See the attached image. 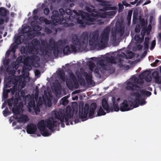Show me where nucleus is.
I'll list each match as a JSON object with an SVG mask.
<instances>
[{"label":"nucleus","mask_w":161,"mask_h":161,"mask_svg":"<svg viewBox=\"0 0 161 161\" xmlns=\"http://www.w3.org/2000/svg\"><path fill=\"white\" fill-rule=\"evenodd\" d=\"M110 28L108 26L106 27L100 36V40L99 43V34L97 32H93L89 37V44L91 46L95 48L97 46L99 47L104 48L108 40L109 33Z\"/></svg>","instance_id":"nucleus-1"},{"label":"nucleus","mask_w":161,"mask_h":161,"mask_svg":"<svg viewBox=\"0 0 161 161\" xmlns=\"http://www.w3.org/2000/svg\"><path fill=\"white\" fill-rule=\"evenodd\" d=\"M21 101L20 97L19 92H16L15 94V97H12L7 100V103L9 107H12L13 105L12 111L14 114H19L20 109L23 107V104Z\"/></svg>","instance_id":"nucleus-2"},{"label":"nucleus","mask_w":161,"mask_h":161,"mask_svg":"<svg viewBox=\"0 0 161 161\" xmlns=\"http://www.w3.org/2000/svg\"><path fill=\"white\" fill-rule=\"evenodd\" d=\"M53 112L55 119L59 120L61 122H64L65 119L67 125H69V119L72 118L73 116V114L71 112L70 109L69 111H68V107L66 108V114H64V110L62 109H59L58 111L55 110Z\"/></svg>","instance_id":"nucleus-3"},{"label":"nucleus","mask_w":161,"mask_h":161,"mask_svg":"<svg viewBox=\"0 0 161 161\" xmlns=\"http://www.w3.org/2000/svg\"><path fill=\"white\" fill-rule=\"evenodd\" d=\"M57 121L54 119L53 117H50L45 121L44 120L40 121L38 123L37 126L40 130L44 129L46 127L52 130L54 127H57Z\"/></svg>","instance_id":"nucleus-4"},{"label":"nucleus","mask_w":161,"mask_h":161,"mask_svg":"<svg viewBox=\"0 0 161 161\" xmlns=\"http://www.w3.org/2000/svg\"><path fill=\"white\" fill-rule=\"evenodd\" d=\"M80 16L81 19H80L78 18L77 21L78 23L81 25L83 27H85L86 25H91L93 23V22L96 20V18L97 17H91L89 16L88 13H85L82 10H80Z\"/></svg>","instance_id":"nucleus-5"},{"label":"nucleus","mask_w":161,"mask_h":161,"mask_svg":"<svg viewBox=\"0 0 161 161\" xmlns=\"http://www.w3.org/2000/svg\"><path fill=\"white\" fill-rule=\"evenodd\" d=\"M88 33L86 31L83 32L79 38L75 34L72 35V43L75 45L82 46H86L88 41Z\"/></svg>","instance_id":"nucleus-6"},{"label":"nucleus","mask_w":161,"mask_h":161,"mask_svg":"<svg viewBox=\"0 0 161 161\" xmlns=\"http://www.w3.org/2000/svg\"><path fill=\"white\" fill-rule=\"evenodd\" d=\"M53 15L51 16V19L54 21L60 24H64V27H68L74 26L73 23H68L64 21V16L59 14L57 11L55 10L53 11Z\"/></svg>","instance_id":"nucleus-7"},{"label":"nucleus","mask_w":161,"mask_h":161,"mask_svg":"<svg viewBox=\"0 0 161 161\" xmlns=\"http://www.w3.org/2000/svg\"><path fill=\"white\" fill-rule=\"evenodd\" d=\"M69 79H67L66 81L67 87L69 89H72L74 86L75 89H77L79 86V85L75 75L71 71L69 73Z\"/></svg>","instance_id":"nucleus-8"},{"label":"nucleus","mask_w":161,"mask_h":161,"mask_svg":"<svg viewBox=\"0 0 161 161\" xmlns=\"http://www.w3.org/2000/svg\"><path fill=\"white\" fill-rule=\"evenodd\" d=\"M133 96H135L134 101L132 102L129 101V103L130 107L133 105L134 108H136L139 106V105H143L145 104L146 102L144 99L141 98V95L139 92H133L131 95Z\"/></svg>","instance_id":"nucleus-9"},{"label":"nucleus","mask_w":161,"mask_h":161,"mask_svg":"<svg viewBox=\"0 0 161 161\" xmlns=\"http://www.w3.org/2000/svg\"><path fill=\"white\" fill-rule=\"evenodd\" d=\"M73 12L75 14V15H74V16L72 15V12L70 9L67 8L66 9L65 14L66 13L67 15V16H64V21L68 22V23L69 21L73 22L75 19H76L77 20L78 18H80V13H78L77 11L74 10L73 11Z\"/></svg>","instance_id":"nucleus-10"},{"label":"nucleus","mask_w":161,"mask_h":161,"mask_svg":"<svg viewBox=\"0 0 161 161\" xmlns=\"http://www.w3.org/2000/svg\"><path fill=\"white\" fill-rule=\"evenodd\" d=\"M105 60L101 59L97 62V65L98 67H100V69L106 70L109 71L111 73H114L115 70V69L111 65H107L105 64Z\"/></svg>","instance_id":"nucleus-11"},{"label":"nucleus","mask_w":161,"mask_h":161,"mask_svg":"<svg viewBox=\"0 0 161 161\" xmlns=\"http://www.w3.org/2000/svg\"><path fill=\"white\" fill-rule=\"evenodd\" d=\"M37 57L36 56H31L30 57H27L24 60V64L25 66H29V69H31V66L36 67L35 66L37 62L36 59Z\"/></svg>","instance_id":"nucleus-12"},{"label":"nucleus","mask_w":161,"mask_h":161,"mask_svg":"<svg viewBox=\"0 0 161 161\" xmlns=\"http://www.w3.org/2000/svg\"><path fill=\"white\" fill-rule=\"evenodd\" d=\"M11 92L12 97H15V94L16 92H19L17 91V88L14 87L10 89H4L3 92V98L4 99L7 98L8 97V93Z\"/></svg>","instance_id":"nucleus-13"},{"label":"nucleus","mask_w":161,"mask_h":161,"mask_svg":"<svg viewBox=\"0 0 161 161\" xmlns=\"http://www.w3.org/2000/svg\"><path fill=\"white\" fill-rule=\"evenodd\" d=\"M83 105L82 106L81 111H80V109L79 111V117L80 119H86L89 112V105L86 103L84 108V112L83 113Z\"/></svg>","instance_id":"nucleus-14"},{"label":"nucleus","mask_w":161,"mask_h":161,"mask_svg":"<svg viewBox=\"0 0 161 161\" xmlns=\"http://www.w3.org/2000/svg\"><path fill=\"white\" fill-rule=\"evenodd\" d=\"M5 82H6V83L4 85V87L6 89H7L8 88L11 87L13 85H14L13 86V88L14 87H15V88H17V86L18 84V81L15 79H14L11 78L6 80Z\"/></svg>","instance_id":"nucleus-15"},{"label":"nucleus","mask_w":161,"mask_h":161,"mask_svg":"<svg viewBox=\"0 0 161 161\" xmlns=\"http://www.w3.org/2000/svg\"><path fill=\"white\" fill-rule=\"evenodd\" d=\"M120 100V98H117V101H115V98L114 97L112 98V101L113 103V107H109V111L110 112H113L115 111L118 112L119 110V108L118 107V102Z\"/></svg>","instance_id":"nucleus-16"},{"label":"nucleus","mask_w":161,"mask_h":161,"mask_svg":"<svg viewBox=\"0 0 161 161\" xmlns=\"http://www.w3.org/2000/svg\"><path fill=\"white\" fill-rule=\"evenodd\" d=\"M85 9L89 13H91L90 14L91 16L98 17L100 16V14L97 12V10L95 8H92L89 6H86Z\"/></svg>","instance_id":"nucleus-17"},{"label":"nucleus","mask_w":161,"mask_h":161,"mask_svg":"<svg viewBox=\"0 0 161 161\" xmlns=\"http://www.w3.org/2000/svg\"><path fill=\"white\" fill-rule=\"evenodd\" d=\"M36 127L35 124L31 123L26 127L27 132L29 134H33L36 130Z\"/></svg>","instance_id":"nucleus-18"},{"label":"nucleus","mask_w":161,"mask_h":161,"mask_svg":"<svg viewBox=\"0 0 161 161\" xmlns=\"http://www.w3.org/2000/svg\"><path fill=\"white\" fill-rule=\"evenodd\" d=\"M129 104L127 103L126 100H125L120 105V110L122 112L128 111L130 110L131 108L129 107Z\"/></svg>","instance_id":"nucleus-19"},{"label":"nucleus","mask_w":161,"mask_h":161,"mask_svg":"<svg viewBox=\"0 0 161 161\" xmlns=\"http://www.w3.org/2000/svg\"><path fill=\"white\" fill-rule=\"evenodd\" d=\"M42 46L40 47V49L39 51V54L41 55H44L46 53V50L47 49H48V44L47 43L46 45L45 44L44 42H42Z\"/></svg>","instance_id":"nucleus-20"},{"label":"nucleus","mask_w":161,"mask_h":161,"mask_svg":"<svg viewBox=\"0 0 161 161\" xmlns=\"http://www.w3.org/2000/svg\"><path fill=\"white\" fill-rule=\"evenodd\" d=\"M97 104L95 103H92L91 105L89 111V117L92 118L94 117L93 114H94L95 109L97 108Z\"/></svg>","instance_id":"nucleus-21"},{"label":"nucleus","mask_w":161,"mask_h":161,"mask_svg":"<svg viewBox=\"0 0 161 161\" xmlns=\"http://www.w3.org/2000/svg\"><path fill=\"white\" fill-rule=\"evenodd\" d=\"M117 58L118 60V62L120 64L124 63V59H127L128 57L127 55L124 52L121 53L120 54H118L117 56Z\"/></svg>","instance_id":"nucleus-22"},{"label":"nucleus","mask_w":161,"mask_h":161,"mask_svg":"<svg viewBox=\"0 0 161 161\" xmlns=\"http://www.w3.org/2000/svg\"><path fill=\"white\" fill-rule=\"evenodd\" d=\"M31 28L29 26H25L22 30V32L23 34L27 33L28 37L33 36V35L31 34V32L30 31Z\"/></svg>","instance_id":"nucleus-23"},{"label":"nucleus","mask_w":161,"mask_h":161,"mask_svg":"<svg viewBox=\"0 0 161 161\" xmlns=\"http://www.w3.org/2000/svg\"><path fill=\"white\" fill-rule=\"evenodd\" d=\"M25 38V37L24 35H21L16 37L15 38V43H16L17 45L20 44L24 42Z\"/></svg>","instance_id":"nucleus-24"},{"label":"nucleus","mask_w":161,"mask_h":161,"mask_svg":"<svg viewBox=\"0 0 161 161\" xmlns=\"http://www.w3.org/2000/svg\"><path fill=\"white\" fill-rule=\"evenodd\" d=\"M128 85H129L127 86L126 87V90H128L133 91L134 89L133 88L134 87L137 88H140L139 86L136 84L133 83H131L130 82H129L128 83Z\"/></svg>","instance_id":"nucleus-25"},{"label":"nucleus","mask_w":161,"mask_h":161,"mask_svg":"<svg viewBox=\"0 0 161 161\" xmlns=\"http://www.w3.org/2000/svg\"><path fill=\"white\" fill-rule=\"evenodd\" d=\"M84 75L88 84L89 85L92 84L93 80H92V75H89L86 72H85L84 73Z\"/></svg>","instance_id":"nucleus-26"},{"label":"nucleus","mask_w":161,"mask_h":161,"mask_svg":"<svg viewBox=\"0 0 161 161\" xmlns=\"http://www.w3.org/2000/svg\"><path fill=\"white\" fill-rule=\"evenodd\" d=\"M102 105L104 109L106 111L107 113H108L110 112L107 102L105 98L103 99L102 100Z\"/></svg>","instance_id":"nucleus-27"},{"label":"nucleus","mask_w":161,"mask_h":161,"mask_svg":"<svg viewBox=\"0 0 161 161\" xmlns=\"http://www.w3.org/2000/svg\"><path fill=\"white\" fill-rule=\"evenodd\" d=\"M27 52L29 53H33L34 51H37L38 49L35 47L34 46L30 44L27 48Z\"/></svg>","instance_id":"nucleus-28"},{"label":"nucleus","mask_w":161,"mask_h":161,"mask_svg":"<svg viewBox=\"0 0 161 161\" xmlns=\"http://www.w3.org/2000/svg\"><path fill=\"white\" fill-rule=\"evenodd\" d=\"M49 45H48V48L49 47L52 48H56V47L58 46V43L55 42L53 38H51L49 40Z\"/></svg>","instance_id":"nucleus-29"},{"label":"nucleus","mask_w":161,"mask_h":161,"mask_svg":"<svg viewBox=\"0 0 161 161\" xmlns=\"http://www.w3.org/2000/svg\"><path fill=\"white\" fill-rule=\"evenodd\" d=\"M115 27L117 32V34H119L120 36H122L124 32V27H122L121 25Z\"/></svg>","instance_id":"nucleus-30"},{"label":"nucleus","mask_w":161,"mask_h":161,"mask_svg":"<svg viewBox=\"0 0 161 161\" xmlns=\"http://www.w3.org/2000/svg\"><path fill=\"white\" fill-rule=\"evenodd\" d=\"M101 5L106 10L111 9L112 7L108 4V2L106 1H101Z\"/></svg>","instance_id":"nucleus-31"},{"label":"nucleus","mask_w":161,"mask_h":161,"mask_svg":"<svg viewBox=\"0 0 161 161\" xmlns=\"http://www.w3.org/2000/svg\"><path fill=\"white\" fill-rule=\"evenodd\" d=\"M8 12L6 8L1 7L0 8V15L2 16H5L7 15V13Z\"/></svg>","instance_id":"nucleus-32"},{"label":"nucleus","mask_w":161,"mask_h":161,"mask_svg":"<svg viewBox=\"0 0 161 161\" xmlns=\"http://www.w3.org/2000/svg\"><path fill=\"white\" fill-rule=\"evenodd\" d=\"M58 75L59 77L61 80L63 82L65 81V74L64 72L62 70H60L58 73Z\"/></svg>","instance_id":"nucleus-33"},{"label":"nucleus","mask_w":161,"mask_h":161,"mask_svg":"<svg viewBox=\"0 0 161 161\" xmlns=\"http://www.w3.org/2000/svg\"><path fill=\"white\" fill-rule=\"evenodd\" d=\"M105 60L106 62L109 63H111V64L116 63L115 61V58L114 56H111L110 57H106L105 58Z\"/></svg>","instance_id":"nucleus-34"},{"label":"nucleus","mask_w":161,"mask_h":161,"mask_svg":"<svg viewBox=\"0 0 161 161\" xmlns=\"http://www.w3.org/2000/svg\"><path fill=\"white\" fill-rule=\"evenodd\" d=\"M40 130L41 134L44 136H47L51 134V133L49 132L48 130L46 128L44 130Z\"/></svg>","instance_id":"nucleus-35"},{"label":"nucleus","mask_w":161,"mask_h":161,"mask_svg":"<svg viewBox=\"0 0 161 161\" xmlns=\"http://www.w3.org/2000/svg\"><path fill=\"white\" fill-rule=\"evenodd\" d=\"M134 39L136 41V43L140 44L143 41V38H141L139 34H136Z\"/></svg>","instance_id":"nucleus-36"},{"label":"nucleus","mask_w":161,"mask_h":161,"mask_svg":"<svg viewBox=\"0 0 161 161\" xmlns=\"http://www.w3.org/2000/svg\"><path fill=\"white\" fill-rule=\"evenodd\" d=\"M62 50L63 53L65 55L71 53L70 48L68 45L66 46Z\"/></svg>","instance_id":"nucleus-37"},{"label":"nucleus","mask_w":161,"mask_h":161,"mask_svg":"<svg viewBox=\"0 0 161 161\" xmlns=\"http://www.w3.org/2000/svg\"><path fill=\"white\" fill-rule=\"evenodd\" d=\"M28 120V118L26 115H22L21 116L19 117L18 120L19 122L25 123Z\"/></svg>","instance_id":"nucleus-38"},{"label":"nucleus","mask_w":161,"mask_h":161,"mask_svg":"<svg viewBox=\"0 0 161 161\" xmlns=\"http://www.w3.org/2000/svg\"><path fill=\"white\" fill-rule=\"evenodd\" d=\"M67 99V98L66 97V96L62 98L59 101L60 104H62L64 106L66 105L69 103V101Z\"/></svg>","instance_id":"nucleus-39"},{"label":"nucleus","mask_w":161,"mask_h":161,"mask_svg":"<svg viewBox=\"0 0 161 161\" xmlns=\"http://www.w3.org/2000/svg\"><path fill=\"white\" fill-rule=\"evenodd\" d=\"M145 80L147 82H150L152 80V77L150 75V71L149 72H147L146 74V75L144 78Z\"/></svg>","instance_id":"nucleus-40"},{"label":"nucleus","mask_w":161,"mask_h":161,"mask_svg":"<svg viewBox=\"0 0 161 161\" xmlns=\"http://www.w3.org/2000/svg\"><path fill=\"white\" fill-rule=\"evenodd\" d=\"M116 13L115 11H111L109 12H106L103 14L104 17H105L107 15L108 16H114Z\"/></svg>","instance_id":"nucleus-41"},{"label":"nucleus","mask_w":161,"mask_h":161,"mask_svg":"<svg viewBox=\"0 0 161 161\" xmlns=\"http://www.w3.org/2000/svg\"><path fill=\"white\" fill-rule=\"evenodd\" d=\"M40 44V41L36 39H33L31 44L34 46L35 47L37 48V46Z\"/></svg>","instance_id":"nucleus-42"},{"label":"nucleus","mask_w":161,"mask_h":161,"mask_svg":"<svg viewBox=\"0 0 161 161\" xmlns=\"http://www.w3.org/2000/svg\"><path fill=\"white\" fill-rule=\"evenodd\" d=\"M106 114V113L103 109L102 107L100 106L97 112V115L100 116L102 115H105Z\"/></svg>","instance_id":"nucleus-43"},{"label":"nucleus","mask_w":161,"mask_h":161,"mask_svg":"<svg viewBox=\"0 0 161 161\" xmlns=\"http://www.w3.org/2000/svg\"><path fill=\"white\" fill-rule=\"evenodd\" d=\"M34 22H32L31 23V25L33 26L34 30L35 31H39L42 29V27L38 25H35L33 26V23Z\"/></svg>","instance_id":"nucleus-44"},{"label":"nucleus","mask_w":161,"mask_h":161,"mask_svg":"<svg viewBox=\"0 0 161 161\" xmlns=\"http://www.w3.org/2000/svg\"><path fill=\"white\" fill-rule=\"evenodd\" d=\"M21 95L22 97L25 100V101H28L31 98L30 95L28 94L26 96H25V94L23 93L22 92H21Z\"/></svg>","instance_id":"nucleus-45"},{"label":"nucleus","mask_w":161,"mask_h":161,"mask_svg":"<svg viewBox=\"0 0 161 161\" xmlns=\"http://www.w3.org/2000/svg\"><path fill=\"white\" fill-rule=\"evenodd\" d=\"M28 106L30 108L35 107L36 104L35 103L34 100L33 99H31L28 103Z\"/></svg>","instance_id":"nucleus-46"},{"label":"nucleus","mask_w":161,"mask_h":161,"mask_svg":"<svg viewBox=\"0 0 161 161\" xmlns=\"http://www.w3.org/2000/svg\"><path fill=\"white\" fill-rule=\"evenodd\" d=\"M58 46L56 47V48L51 49V50H53V55L55 57H57L58 56Z\"/></svg>","instance_id":"nucleus-47"},{"label":"nucleus","mask_w":161,"mask_h":161,"mask_svg":"<svg viewBox=\"0 0 161 161\" xmlns=\"http://www.w3.org/2000/svg\"><path fill=\"white\" fill-rule=\"evenodd\" d=\"M147 72H149V71L148 70H145L141 73L139 75V78L140 79H143L144 78L146 75V74Z\"/></svg>","instance_id":"nucleus-48"},{"label":"nucleus","mask_w":161,"mask_h":161,"mask_svg":"<svg viewBox=\"0 0 161 161\" xmlns=\"http://www.w3.org/2000/svg\"><path fill=\"white\" fill-rule=\"evenodd\" d=\"M132 13V10H130L128 12L127 17V19L128 22L130 21Z\"/></svg>","instance_id":"nucleus-49"},{"label":"nucleus","mask_w":161,"mask_h":161,"mask_svg":"<svg viewBox=\"0 0 161 161\" xmlns=\"http://www.w3.org/2000/svg\"><path fill=\"white\" fill-rule=\"evenodd\" d=\"M89 67L91 70H92L95 67L96 65L95 63L91 61H89Z\"/></svg>","instance_id":"nucleus-50"},{"label":"nucleus","mask_w":161,"mask_h":161,"mask_svg":"<svg viewBox=\"0 0 161 161\" xmlns=\"http://www.w3.org/2000/svg\"><path fill=\"white\" fill-rule=\"evenodd\" d=\"M8 109L7 107L3 111V114L5 117L7 116L8 114Z\"/></svg>","instance_id":"nucleus-51"},{"label":"nucleus","mask_w":161,"mask_h":161,"mask_svg":"<svg viewBox=\"0 0 161 161\" xmlns=\"http://www.w3.org/2000/svg\"><path fill=\"white\" fill-rule=\"evenodd\" d=\"M17 47V45H14L13 46L11 45V49L10 50L11 51V52H12L13 53H14L16 51V49Z\"/></svg>","instance_id":"nucleus-52"},{"label":"nucleus","mask_w":161,"mask_h":161,"mask_svg":"<svg viewBox=\"0 0 161 161\" xmlns=\"http://www.w3.org/2000/svg\"><path fill=\"white\" fill-rule=\"evenodd\" d=\"M71 52L76 53L77 51V49L75 46L73 45H71Z\"/></svg>","instance_id":"nucleus-53"},{"label":"nucleus","mask_w":161,"mask_h":161,"mask_svg":"<svg viewBox=\"0 0 161 161\" xmlns=\"http://www.w3.org/2000/svg\"><path fill=\"white\" fill-rule=\"evenodd\" d=\"M156 45V41L155 40H153L151 43V46L150 47V49L151 50H153L154 48Z\"/></svg>","instance_id":"nucleus-54"},{"label":"nucleus","mask_w":161,"mask_h":161,"mask_svg":"<svg viewBox=\"0 0 161 161\" xmlns=\"http://www.w3.org/2000/svg\"><path fill=\"white\" fill-rule=\"evenodd\" d=\"M80 85L82 86H85L86 85V82L84 79L83 78L80 79L79 80Z\"/></svg>","instance_id":"nucleus-55"},{"label":"nucleus","mask_w":161,"mask_h":161,"mask_svg":"<svg viewBox=\"0 0 161 161\" xmlns=\"http://www.w3.org/2000/svg\"><path fill=\"white\" fill-rule=\"evenodd\" d=\"M128 58L129 59H131L135 56V53L132 52H130L128 53Z\"/></svg>","instance_id":"nucleus-56"},{"label":"nucleus","mask_w":161,"mask_h":161,"mask_svg":"<svg viewBox=\"0 0 161 161\" xmlns=\"http://www.w3.org/2000/svg\"><path fill=\"white\" fill-rule=\"evenodd\" d=\"M118 5L119 7L118 11L119 12H120L122 11L124 9V7L123 5L122 4L119 3Z\"/></svg>","instance_id":"nucleus-57"},{"label":"nucleus","mask_w":161,"mask_h":161,"mask_svg":"<svg viewBox=\"0 0 161 161\" xmlns=\"http://www.w3.org/2000/svg\"><path fill=\"white\" fill-rule=\"evenodd\" d=\"M111 32L112 35L117 36V32L116 30V27H115L114 28H113L112 29Z\"/></svg>","instance_id":"nucleus-58"},{"label":"nucleus","mask_w":161,"mask_h":161,"mask_svg":"<svg viewBox=\"0 0 161 161\" xmlns=\"http://www.w3.org/2000/svg\"><path fill=\"white\" fill-rule=\"evenodd\" d=\"M50 12L49 9L48 8H46L44 10V13L45 15H48Z\"/></svg>","instance_id":"nucleus-59"},{"label":"nucleus","mask_w":161,"mask_h":161,"mask_svg":"<svg viewBox=\"0 0 161 161\" xmlns=\"http://www.w3.org/2000/svg\"><path fill=\"white\" fill-rule=\"evenodd\" d=\"M59 14H62L63 15H65V11L64 9L62 8H61L59 9Z\"/></svg>","instance_id":"nucleus-60"},{"label":"nucleus","mask_w":161,"mask_h":161,"mask_svg":"<svg viewBox=\"0 0 161 161\" xmlns=\"http://www.w3.org/2000/svg\"><path fill=\"white\" fill-rule=\"evenodd\" d=\"M159 62V60L158 59H156L154 63L151 64V65L156 66H157V64Z\"/></svg>","instance_id":"nucleus-61"},{"label":"nucleus","mask_w":161,"mask_h":161,"mask_svg":"<svg viewBox=\"0 0 161 161\" xmlns=\"http://www.w3.org/2000/svg\"><path fill=\"white\" fill-rule=\"evenodd\" d=\"M45 31L47 34H49L52 33V30L48 28H46L45 29Z\"/></svg>","instance_id":"nucleus-62"},{"label":"nucleus","mask_w":161,"mask_h":161,"mask_svg":"<svg viewBox=\"0 0 161 161\" xmlns=\"http://www.w3.org/2000/svg\"><path fill=\"white\" fill-rule=\"evenodd\" d=\"M46 18L44 17H40L39 18V20L41 22L44 23L46 19Z\"/></svg>","instance_id":"nucleus-63"},{"label":"nucleus","mask_w":161,"mask_h":161,"mask_svg":"<svg viewBox=\"0 0 161 161\" xmlns=\"http://www.w3.org/2000/svg\"><path fill=\"white\" fill-rule=\"evenodd\" d=\"M146 91L145 89H142L140 90L141 94L142 95H145Z\"/></svg>","instance_id":"nucleus-64"}]
</instances>
